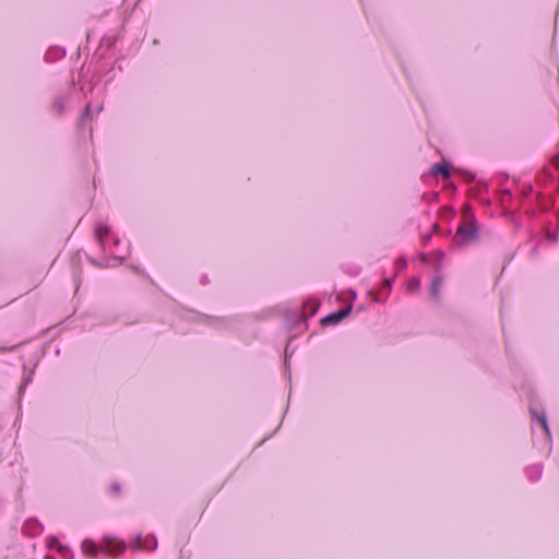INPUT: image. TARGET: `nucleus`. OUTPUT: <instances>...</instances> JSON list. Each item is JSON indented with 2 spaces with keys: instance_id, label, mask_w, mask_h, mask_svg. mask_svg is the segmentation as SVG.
Wrapping results in <instances>:
<instances>
[{
  "instance_id": "nucleus-1",
  "label": "nucleus",
  "mask_w": 559,
  "mask_h": 559,
  "mask_svg": "<svg viewBox=\"0 0 559 559\" xmlns=\"http://www.w3.org/2000/svg\"><path fill=\"white\" fill-rule=\"evenodd\" d=\"M476 237H477V228L474 225V223H472L471 225L460 227L453 238V241L456 245L462 246V245H465V243H468V242L475 240Z\"/></svg>"
},
{
  "instance_id": "nucleus-2",
  "label": "nucleus",
  "mask_w": 559,
  "mask_h": 559,
  "mask_svg": "<svg viewBox=\"0 0 559 559\" xmlns=\"http://www.w3.org/2000/svg\"><path fill=\"white\" fill-rule=\"evenodd\" d=\"M126 549V545L121 540L105 537L102 544V550L106 555H119Z\"/></svg>"
},
{
  "instance_id": "nucleus-3",
  "label": "nucleus",
  "mask_w": 559,
  "mask_h": 559,
  "mask_svg": "<svg viewBox=\"0 0 559 559\" xmlns=\"http://www.w3.org/2000/svg\"><path fill=\"white\" fill-rule=\"evenodd\" d=\"M350 312V307L349 308H346V309H343L341 311H337V312H333L329 316H326L323 320H322V323L324 324H336L338 322H341L345 317H347Z\"/></svg>"
},
{
  "instance_id": "nucleus-4",
  "label": "nucleus",
  "mask_w": 559,
  "mask_h": 559,
  "mask_svg": "<svg viewBox=\"0 0 559 559\" xmlns=\"http://www.w3.org/2000/svg\"><path fill=\"white\" fill-rule=\"evenodd\" d=\"M443 278L441 276H435L430 287V295L435 300H439L440 292L442 287Z\"/></svg>"
},
{
  "instance_id": "nucleus-5",
  "label": "nucleus",
  "mask_w": 559,
  "mask_h": 559,
  "mask_svg": "<svg viewBox=\"0 0 559 559\" xmlns=\"http://www.w3.org/2000/svg\"><path fill=\"white\" fill-rule=\"evenodd\" d=\"M82 551L84 555L96 557L98 554V546L93 540L85 539L82 543Z\"/></svg>"
},
{
  "instance_id": "nucleus-6",
  "label": "nucleus",
  "mask_w": 559,
  "mask_h": 559,
  "mask_svg": "<svg viewBox=\"0 0 559 559\" xmlns=\"http://www.w3.org/2000/svg\"><path fill=\"white\" fill-rule=\"evenodd\" d=\"M431 173L436 177H442L443 179H447L450 177V169L444 164H435L431 168Z\"/></svg>"
},
{
  "instance_id": "nucleus-7",
  "label": "nucleus",
  "mask_w": 559,
  "mask_h": 559,
  "mask_svg": "<svg viewBox=\"0 0 559 559\" xmlns=\"http://www.w3.org/2000/svg\"><path fill=\"white\" fill-rule=\"evenodd\" d=\"M96 236L102 245L105 246L109 237V228L105 225H98L96 228Z\"/></svg>"
},
{
  "instance_id": "nucleus-8",
  "label": "nucleus",
  "mask_w": 559,
  "mask_h": 559,
  "mask_svg": "<svg viewBox=\"0 0 559 559\" xmlns=\"http://www.w3.org/2000/svg\"><path fill=\"white\" fill-rule=\"evenodd\" d=\"M532 415L534 418H536V420L538 421V424L540 425V427L543 428L545 433L549 437L550 431H549V427H548L545 414L544 413L537 414L536 412L532 411Z\"/></svg>"
},
{
  "instance_id": "nucleus-9",
  "label": "nucleus",
  "mask_w": 559,
  "mask_h": 559,
  "mask_svg": "<svg viewBox=\"0 0 559 559\" xmlns=\"http://www.w3.org/2000/svg\"><path fill=\"white\" fill-rule=\"evenodd\" d=\"M64 107L66 102L63 97H58L52 104V109L57 115H61L64 110Z\"/></svg>"
},
{
  "instance_id": "nucleus-10",
  "label": "nucleus",
  "mask_w": 559,
  "mask_h": 559,
  "mask_svg": "<svg viewBox=\"0 0 559 559\" xmlns=\"http://www.w3.org/2000/svg\"><path fill=\"white\" fill-rule=\"evenodd\" d=\"M48 547H57L58 551L63 555L68 552V548L66 546L59 544V542L56 537L49 538Z\"/></svg>"
},
{
  "instance_id": "nucleus-11",
  "label": "nucleus",
  "mask_w": 559,
  "mask_h": 559,
  "mask_svg": "<svg viewBox=\"0 0 559 559\" xmlns=\"http://www.w3.org/2000/svg\"><path fill=\"white\" fill-rule=\"evenodd\" d=\"M527 473L531 477L532 480H536L540 477L542 475V469L539 466H533L531 468L527 469Z\"/></svg>"
},
{
  "instance_id": "nucleus-12",
  "label": "nucleus",
  "mask_w": 559,
  "mask_h": 559,
  "mask_svg": "<svg viewBox=\"0 0 559 559\" xmlns=\"http://www.w3.org/2000/svg\"><path fill=\"white\" fill-rule=\"evenodd\" d=\"M420 282L418 278H411L407 283V289L409 292H417L419 289Z\"/></svg>"
},
{
  "instance_id": "nucleus-13",
  "label": "nucleus",
  "mask_w": 559,
  "mask_h": 559,
  "mask_svg": "<svg viewBox=\"0 0 559 559\" xmlns=\"http://www.w3.org/2000/svg\"><path fill=\"white\" fill-rule=\"evenodd\" d=\"M134 547L140 550V549H148V546L144 545L143 542H142V538L141 536H138L135 542H134Z\"/></svg>"
},
{
  "instance_id": "nucleus-14",
  "label": "nucleus",
  "mask_w": 559,
  "mask_h": 559,
  "mask_svg": "<svg viewBox=\"0 0 559 559\" xmlns=\"http://www.w3.org/2000/svg\"><path fill=\"white\" fill-rule=\"evenodd\" d=\"M90 115H91V106L87 105L86 108H85V112L82 116V121H84L86 118H88Z\"/></svg>"
},
{
  "instance_id": "nucleus-15",
  "label": "nucleus",
  "mask_w": 559,
  "mask_h": 559,
  "mask_svg": "<svg viewBox=\"0 0 559 559\" xmlns=\"http://www.w3.org/2000/svg\"><path fill=\"white\" fill-rule=\"evenodd\" d=\"M110 489L115 492V493H118L120 491V487L118 484H112Z\"/></svg>"
},
{
  "instance_id": "nucleus-16",
  "label": "nucleus",
  "mask_w": 559,
  "mask_h": 559,
  "mask_svg": "<svg viewBox=\"0 0 559 559\" xmlns=\"http://www.w3.org/2000/svg\"><path fill=\"white\" fill-rule=\"evenodd\" d=\"M102 109H103V107H102V106H99V107L97 108V112H99Z\"/></svg>"
}]
</instances>
